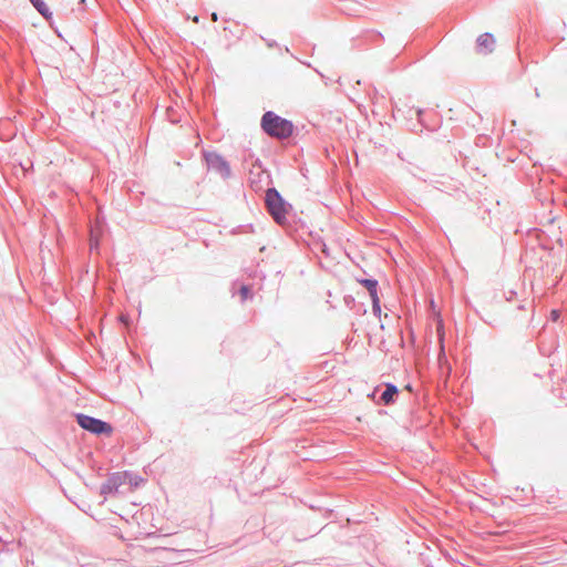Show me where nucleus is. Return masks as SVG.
Instances as JSON below:
<instances>
[{
    "instance_id": "obj_1",
    "label": "nucleus",
    "mask_w": 567,
    "mask_h": 567,
    "mask_svg": "<svg viewBox=\"0 0 567 567\" xmlns=\"http://www.w3.org/2000/svg\"><path fill=\"white\" fill-rule=\"evenodd\" d=\"M260 126L268 136L277 140H286L293 133V123L272 111L262 114Z\"/></svg>"
},
{
    "instance_id": "obj_2",
    "label": "nucleus",
    "mask_w": 567,
    "mask_h": 567,
    "mask_svg": "<svg viewBox=\"0 0 567 567\" xmlns=\"http://www.w3.org/2000/svg\"><path fill=\"white\" fill-rule=\"evenodd\" d=\"M265 207L267 213L279 226L286 225L287 215L292 209V205L288 203L275 187H270L266 190Z\"/></svg>"
},
{
    "instance_id": "obj_3",
    "label": "nucleus",
    "mask_w": 567,
    "mask_h": 567,
    "mask_svg": "<svg viewBox=\"0 0 567 567\" xmlns=\"http://www.w3.org/2000/svg\"><path fill=\"white\" fill-rule=\"evenodd\" d=\"M78 424L85 431L95 435H110L113 432V426L101 419L90 416L83 413L75 414Z\"/></svg>"
},
{
    "instance_id": "obj_4",
    "label": "nucleus",
    "mask_w": 567,
    "mask_h": 567,
    "mask_svg": "<svg viewBox=\"0 0 567 567\" xmlns=\"http://www.w3.org/2000/svg\"><path fill=\"white\" fill-rule=\"evenodd\" d=\"M203 156L209 171L215 172L223 179H228L231 176L229 163L219 153L205 151Z\"/></svg>"
},
{
    "instance_id": "obj_5",
    "label": "nucleus",
    "mask_w": 567,
    "mask_h": 567,
    "mask_svg": "<svg viewBox=\"0 0 567 567\" xmlns=\"http://www.w3.org/2000/svg\"><path fill=\"white\" fill-rule=\"evenodd\" d=\"M127 476H132L131 473L127 471L123 473L114 472L110 474L107 480L101 485V495L106 496L109 494L117 492L118 487L125 483Z\"/></svg>"
},
{
    "instance_id": "obj_6",
    "label": "nucleus",
    "mask_w": 567,
    "mask_h": 567,
    "mask_svg": "<svg viewBox=\"0 0 567 567\" xmlns=\"http://www.w3.org/2000/svg\"><path fill=\"white\" fill-rule=\"evenodd\" d=\"M398 395H399L398 386L393 383H385L384 390L380 394L377 403L384 404V405H391L395 402Z\"/></svg>"
},
{
    "instance_id": "obj_7",
    "label": "nucleus",
    "mask_w": 567,
    "mask_h": 567,
    "mask_svg": "<svg viewBox=\"0 0 567 567\" xmlns=\"http://www.w3.org/2000/svg\"><path fill=\"white\" fill-rule=\"evenodd\" d=\"M495 39L492 33H483L476 39V49L480 53H491L494 50Z\"/></svg>"
},
{
    "instance_id": "obj_8",
    "label": "nucleus",
    "mask_w": 567,
    "mask_h": 567,
    "mask_svg": "<svg viewBox=\"0 0 567 567\" xmlns=\"http://www.w3.org/2000/svg\"><path fill=\"white\" fill-rule=\"evenodd\" d=\"M358 282L363 286L370 297H374V296H378V289H379V282L377 279H373V278H361V279H357Z\"/></svg>"
},
{
    "instance_id": "obj_9",
    "label": "nucleus",
    "mask_w": 567,
    "mask_h": 567,
    "mask_svg": "<svg viewBox=\"0 0 567 567\" xmlns=\"http://www.w3.org/2000/svg\"><path fill=\"white\" fill-rule=\"evenodd\" d=\"M102 230L96 225V227H92L90 230V250L91 251H99L100 248V238H101Z\"/></svg>"
},
{
    "instance_id": "obj_10",
    "label": "nucleus",
    "mask_w": 567,
    "mask_h": 567,
    "mask_svg": "<svg viewBox=\"0 0 567 567\" xmlns=\"http://www.w3.org/2000/svg\"><path fill=\"white\" fill-rule=\"evenodd\" d=\"M30 2L45 20L52 18V12L44 0H30Z\"/></svg>"
},
{
    "instance_id": "obj_11",
    "label": "nucleus",
    "mask_w": 567,
    "mask_h": 567,
    "mask_svg": "<svg viewBox=\"0 0 567 567\" xmlns=\"http://www.w3.org/2000/svg\"><path fill=\"white\" fill-rule=\"evenodd\" d=\"M371 301H372V313L375 317H380L381 316V302H380L379 295L371 297Z\"/></svg>"
},
{
    "instance_id": "obj_12",
    "label": "nucleus",
    "mask_w": 567,
    "mask_h": 567,
    "mask_svg": "<svg viewBox=\"0 0 567 567\" xmlns=\"http://www.w3.org/2000/svg\"><path fill=\"white\" fill-rule=\"evenodd\" d=\"M239 295L243 301L252 298V292L248 285H241V287L239 288Z\"/></svg>"
},
{
    "instance_id": "obj_13",
    "label": "nucleus",
    "mask_w": 567,
    "mask_h": 567,
    "mask_svg": "<svg viewBox=\"0 0 567 567\" xmlns=\"http://www.w3.org/2000/svg\"><path fill=\"white\" fill-rule=\"evenodd\" d=\"M559 317H560L559 310L554 309L550 311V319L553 321H557L559 319Z\"/></svg>"
},
{
    "instance_id": "obj_14",
    "label": "nucleus",
    "mask_w": 567,
    "mask_h": 567,
    "mask_svg": "<svg viewBox=\"0 0 567 567\" xmlns=\"http://www.w3.org/2000/svg\"><path fill=\"white\" fill-rule=\"evenodd\" d=\"M268 48H276L278 47V43L275 41V40H268V39H265V38H261Z\"/></svg>"
},
{
    "instance_id": "obj_15",
    "label": "nucleus",
    "mask_w": 567,
    "mask_h": 567,
    "mask_svg": "<svg viewBox=\"0 0 567 567\" xmlns=\"http://www.w3.org/2000/svg\"><path fill=\"white\" fill-rule=\"evenodd\" d=\"M415 112H416L417 121H419L420 123H422V122H423V121H422V115H423L424 111H423L422 109H416V111H415Z\"/></svg>"
},
{
    "instance_id": "obj_16",
    "label": "nucleus",
    "mask_w": 567,
    "mask_h": 567,
    "mask_svg": "<svg viewBox=\"0 0 567 567\" xmlns=\"http://www.w3.org/2000/svg\"><path fill=\"white\" fill-rule=\"evenodd\" d=\"M212 20H213V21H217V20H218V16H217V13H216V12H213V13H212Z\"/></svg>"
},
{
    "instance_id": "obj_17",
    "label": "nucleus",
    "mask_w": 567,
    "mask_h": 567,
    "mask_svg": "<svg viewBox=\"0 0 567 567\" xmlns=\"http://www.w3.org/2000/svg\"><path fill=\"white\" fill-rule=\"evenodd\" d=\"M130 484L137 486V485H138V483H137V478L135 477V480H133V481L131 480V481H130Z\"/></svg>"
},
{
    "instance_id": "obj_18",
    "label": "nucleus",
    "mask_w": 567,
    "mask_h": 567,
    "mask_svg": "<svg viewBox=\"0 0 567 567\" xmlns=\"http://www.w3.org/2000/svg\"><path fill=\"white\" fill-rule=\"evenodd\" d=\"M509 293H511V295H509V297L507 298V300H511V299L513 298V296L515 295V292H514V291H511Z\"/></svg>"
},
{
    "instance_id": "obj_19",
    "label": "nucleus",
    "mask_w": 567,
    "mask_h": 567,
    "mask_svg": "<svg viewBox=\"0 0 567 567\" xmlns=\"http://www.w3.org/2000/svg\"><path fill=\"white\" fill-rule=\"evenodd\" d=\"M524 308H525L524 305L518 306V309H520V310H523Z\"/></svg>"
},
{
    "instance_id": "obj_20",
    "label": "nucleus",
    "mask_w": 567,
    "mask_h": 567,
    "mask_svg": "<svg viewBox=\"0 0 567 567\" xmlns=\"http://www.w3.org/2000/svg\"><path fill=\"white\" fill-rule=\"evenodd\" d=\"M377 392H378V389H374L372 392V395H375Z\"/></svg>"
},
{
    "instance_id": "obj_21",
    "label": "nucleus",
    "mask_w": 567,
    "mask_h": 567,
    "mask_svg": "<svg viewBox=\"0 0 567 567\" xmlns=\"http://www.w3.org/2000/svg\"><path fill=\"white\" fill-rule=\"evenodd\" d=\"M377 392H378V389H374L372 392V395H375Z\"/></svg>"
},
{
    "instance_id": "obj_22",
    "label": "nucleus",
    "mask_w": 567,
    "mask_h": 567,
    "mask_svg": "<svg viewBox=\"0 0 567 567\" xmlns=\"http://www.w3.org/2000/svg\"><path fill=\"white\" fill-rule=\"evenodd\" d=\"M377 392H378V389H374L372 392V395H375Z\"/></svg>"
}]
</instances>
